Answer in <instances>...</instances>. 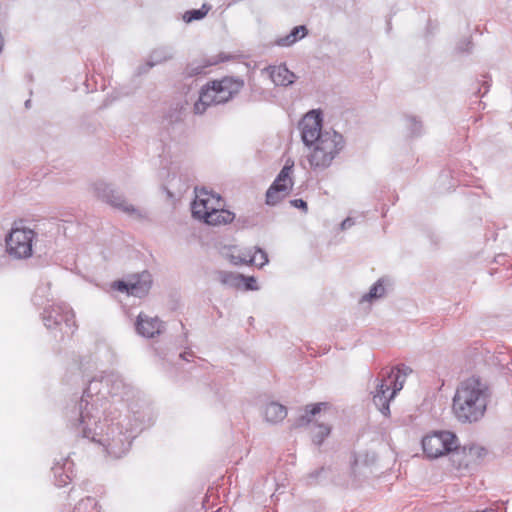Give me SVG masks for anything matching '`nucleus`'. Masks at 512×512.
Masks as SVG:
<instances>
[{"label":"nucleus","mask_w":512,"mask_h":512,"mask_svg":"<svg viewBox=\"0 0 512 512\" xmlns=\"http://www.w3.org/2000/svg\"><path fill=\"white\" fill-rule=\"evenodd\" d=\"M85 409L81 405H66L64 419L68 429L100 446L107 455L118 459L131 448L138 429V420L121 409Z\"/></svg>","instance_id":"nucleus-1"},{"label":"nucleus","mask_w":512,"mask_h":512,"mask_svg":"<svg viewBox=\"0 0 512 512\" xmlns=\"http://www.w3.org/2000/svg\"><path fill=\"white\" fill-rule=\"evenodd\" d=\"M134 396L133 387L119 373L110 371L95 376L89 381L82 397L67 405H85V409L104 410L112 404V409H121L130 414V402Z\"/></svg>","instance_id":"nucleus-2"},{"label":"nucleus","mask_w":512,"mask_h":512,"mask_svg":"<svg viewBox=\"0 0 512 512\" xmlns=\"http://www.w3.org/2000/svg\"><path fill=\"white\" fill-rule=\"evenodd\" d=\"M320 112L312 110L299 122L301 139L310 149L308 161L314 169H326L345 147V139L335 130H323Z\"/></svg>","instance_id":"nucleus-3"},{"label":"nucleus","mask_w":512,"mask_h":512,"mask_svg":"<svg viewBox=\"0 0 512 512\" xmlns=\"http://www.w3.org/2000/svg\"><path fill=\"white\" fill-rule=\"evenodd\" d=\"M492 392L486 381L471 376L459 383L452 399V412L462 424L480 421L487 410Z\"/></svg>","instance_id":"nucleus-4"},{"label":"nucleus","mask_w":512,"mask_h":512,"mask_svg":"<svg viewBox=\"0 0 512 512\" xmlns=\"http://www.w3.org/2000/svg\"><path fill=\"white\" fill-rule=\"evenodd\" d=\"M242 86V80L231 77L208 83L200 91L199 98L194 104V113L201 115L212 105L228 102L240 91Z\"/></svg>","instance_id":"nucleus-5"},{"label":"nucleus","mask_w":512,"mask_h":512,"mask_svg":"<svg viewBox=\"0 0 512 512\" xmlns=\"http://www.w3.org/2000/svg\"><path fill=\"white\" fill-rule=\"evenodd\" d=\"M36 233L26 226L15 224L5 236V251L16 260H25L33 255V243Z\"/></svg>","instance_id":"nucleus-6"},{"label":"nucleus","mask_w":512,"mask_h":512,"mask_svg":"<svg viewBox=\"0 0 512 512\" xmlns=\"http://www.w3.org/2000/svg\"><path fill=\"white\" fill-rule=\"evenodd\" d=\"M75 314L68 304L52 302L45 306L41 319L48 330H59L62 335H72L76 329Z\"/></svg>","instance_id":"nucleus-7"},{"label":"nucleus","mask_w":512,"mask_h":512,"mask_svg":"<svg viewBox=\"0 0 512 512\" xmlns=\"http://www.w3.org/2000/svg\"><path fill=\"white\" fill-rule=\"evenodd\" d=\"M459 446L457 436L447 430L434 431L422 439V448L430 459H436L446 455Z\"/></svg>","instance_id":"nucleus-8"},{"label":"nucleus","mask_w":512,"mask_h":512,"mask_svg":"<svg viewBox=\"0 0 512 512\" xmlns=\"http://www.w3.org/2000/svg\"><path fill=\"white\" fill-rule=\"evenodd\" d=\"M293 167L294 162L288 159L266 192V204L274 206L289 193L293 186V180L291 178Z\"/></svg>","instance_id":"nucleus-9"},{"label":"nucleus","mask_w":512,"mask_h":512,"mask_svg":"<svg viewBox=\"0 0 512 512\" xmlns=\"http://www.w3.org/2000/svg\"><path fill=\"white\" fill-rule=\"evenodd\" d=\"M93 191L96 197L120 209L124 213L136 218L142 216L141 211L128 203L110 184L104 181H97L93 184Z\"/></svg>","instance_id":"nucleus-10"},{"label":"nucleus","mask_w":512,"mask_h":512,"mask_svg":"<svg viewBox=\"0 0 512 512\" xmlns=\"http://www.w3.org/2000/svg\"><path fill=\"white\" fill-rule=\"evenodd\" d=\"M196 198L192 203V215L194 218L202 220L212 211V208L223 206L219 194L208 192L205 188L195 189Z\"/></svg>","instance_id":"nucleus-11"},{"label":"nucleus","mask_w":512,"mask_h":512,"mask_svg":"<svg viewBox=\"0 0 512 512\" xmlns=\"http://www.w3.org/2000/svg\"><path fill=\"white\" fill-rule=\"evenodd\" d=\"M322 403L315 404L302 415L298 421L297 426L309 425L312 441L315 445H321L325 438L330 434L331 427L326 424L312 423V417L321 411Z\"/></svg>","instance_id":"nucleus-12"},{"label":"nucleus","mask_w":512,"mask_h":512,"mask_svg":"<svg viewBox=\"0 0 512 512\" xmlns=\"http://www.w3.org/2000/svg\"><path fill=\"white\" fill-rule=\"evenodd\" d=\"M151 283V275L145 271L136 275L134 280L114 282L113 288L120 292H126L128 295L141 298L148 293Z\"/></svg>","instance_id":"nucleus-13"},{"label":"nucleus","mask_w":512,"mask_h":512,"mask_svg":"<svg viewBox=\"0 0 512 512\" xmlns=\"http://www.w3.org/2000/svg\"><path fill=\"white\" fill-rule=\"evenodd\" d=\"M51 470L54 484L57 487H64L68 485L74 477V462L70 455L61 456L59 459H55Z\"/></svg>","instance_id":"nucleus-14"},{"label":"nucleus","mask_w":512,"mask_h":512,"mask_svg":"<svg viewBox=\"0 0 512 512\" xmlns=\"http://www.w3.org/2000/svg\"><path fill=\"white\" fill-rule=\"evenodd\" d=\"M136 331L145 338H153L160 335L164 330V323L158 317H150L144 313L137 316L135 323Z\"/></svg>","instance_id":"nucleus-15"},{"label":"nucleus","mask_w":512,"mask_h":512,"mask_svg":"<svg viewBox=\"0 0 512 512\" xmlns=\"http://www.w3.org/2000/svg\"><path fill=\"white\" fill-rule=\"evenodd\" d=\"M376 381L377 385L373 392V402L384 416H388L390 414L389 403L393 399L390 398V385L387 383V379L384 376Z\"/></svg>","instance_id":"nucleus-16"},{"label":"nucleus","mask_w":512,"mask_h":512,"mask_svg":"<svg viewBox=\"0 0 512 512\" xmlns=\"http://www.w3.org/2000/svg\"><path fill=\"white\" fill-rule=\"evenodd\" d=\"M188 175L178 174L176 167L171 168L168 171L167 178L164 183V189L167 191L169 197H173L174 194H181L188 189Z\"/></svg>","instance_id":"nucleus-17"},{"label":"nucleus","mask_w":512,"mask_h":512,"mask_svg":"<svg viewBox=\"0 0 512 512\" xmlns=\"http://www.w3.org/2000/svg\"><path fill=\"white\" fill-rule=\"evenodd\" d=\"M272 82L277 86H290L295 82L296 75L285 64L269 66L266 69Z\"/></svg>","instance_id":"nucleus-18"},{"label":"nucleus","mask_w":512,"mask_h":512,"mask_svg":"<svg viewBox=\"0 0 512 512\" xmlns=\"http://www.w3.org/2000/svg\"><path fill=\"white\" fill-rule=\"evenodd\" d=\"M175 48L171 45H161L153 49L147 61L148 68L170 61L175 56Z\"/></svg>","instance_id":"nucleus-19"},{"label":"nucleus","mask_w":512,"mask_h":512,"mask_svg":"<svg viewBox=\"0 0 512 512\" xmlns=\"http://www.w3.org/2000/svg\"><path fill=\"white\" fill-rule=\"evenodd\" d=\"M227 258L235 266L252 265V262H257V255L253 254L251 247L242 249L233 247L230 249V253L227 254Z\"/></svg>","instance_id":"nucleus-20"},{"label":"nucleus","mask_w":512,"mask_h":512,"mask_svg":"<svg viewBox=\"0 0 512 512\" xmlns=\"http://www.w3.org/2000/svg\"><path fill=\"white\" fill-rule=\"evenodd\" d=\"M235 218L234 213L223 209V206L212 208V211L202 220L209 225H220L231 223Z\"/></svg>","instance_id":"nucleus-21"},{"label":"nucleus","mask_w":512,"mask_h":512,"mask_svg":"<svg viewBox=\"0 0 512 512\" xmlns=\"http://www.w3.org/2000/svg\"><path fill=\"white\" fill-rule=\"evenodd\" d=\"M263 415L267 422L276 424L285 419L287 416V409L280 403L270 402L265 406Z\"/></svg>","instance_id":"nucleus-22"},{"label":"nucleus","mask_w":512,"mask_h":512,"mask_svg":"<svg viewBox=\"0 0 512 512\" xmlns=\"http://www.w3.org/2000/svg\"><path fill=\"white\" fill-rule=\"evenodd\" d=\"M308 34V29L305 25L295 26L289 34L280 37L275 41V44L280 47H289L296 43L298 40L303 39Z\"/></svg>","instance_id":"nucleus-23"},{"label":"nucleus","mask_w":512,"mask_h":512,"mask_svg":"<svg viewBox=\"0 0 512 512\" xmlns=\"http://www.w3.org/2000/svg\"><path fill=\"white\" fill-rule=\"evenodd\" d=\"M32 302L36 307L42 308L52 304L50 283H41L37 286Z\"/></svg>","instance_id":"nucleus-24"},{"label":"nucleus","mask_w":512,"mask_h":512,"mask_svg":"<svg viewBox=\"0 0 512 512\" xmlns=\"http://www.w3.org/2000/svg\"><path fill=\"white\" fill-rule=\"evenodd\" d=\"M217 279L224 286L240 288L244 282V275L228 271H218Z\"/></svg>","instance_id":"nucleus-25"},{"label":"nucleus","mask_w":512,"mask_h":512,"mask_svg":"<svg viewBox=\"0 0 512 512\" xmlns=\"http://www.w3.org/2000/svg\"><path fill=\"white\" fill-rule=\"evenodd\" d=\"M73 512H101V507L98 505L95 498L88 496L81 499L75 505Z\"/></svg>","instance_id":"nucleus-26"},{"label":"nucleus","mask_w":512,"mask_h":512,"mask_svg":"<svg viewBox=\"0 0 512 512\" xmlns=\"http://www.w3.org/2000/svg\"><path fill=\"white\" fill-rule=\"evenodd\" d=\"M210 9H211V6L209 4L204 3L201 6V8H199V9H192V10L186 11L183 14V20L186 23H191L196 20H201L208 14Z\"/></svg>","instance_id":"nucleus-27"},{"label":"nucleus","mask_w":512,"mask_h":512,"mask_svg":"<svg viewBox=\"0 0 512 512\" xmlns=\"http://www.w3.org/2000/svg\"><path fill=\"white\" fill-rule=\"evenodd\" d=\"M387 379V383L392 387V390L390 392V398H394L396 394L403 388L404 380L400 379L401 376L399 375V372L394 373V370L391 369L389 372L386 373L384 376Z\"/></svg>","instance_id":"nucleus-28"},{"label":"nucleus","mask_w":512,"mask_h":512,"mask_svg":"<svg viewBox=\"0 0 512 512\" xmlns=\"http://www.w3.org/2000/svg\"><path fill=\"white\" fill-rule=\"evenodd\" d=\"M385 294V287L382 280H378L372 285L369 292L364 294L361 298L362 302H371L372 300L381 298Z\"/></svg>","instance_id":"nucleus-29"},{"label":"nucleus","mask_w":512,"mask_h":512,"mask_svg":"<svg viewBox=\"0 0 512 512\" xmlns=\"http://www.w3.org/2000/svg\"><path fill=\"white\" fill-rule=\"evenodd\" d=\"M405 127L407 128L409 135L412 137L420 136L423 131L422 122L415 116H406Z\"/></svg>","instance_id":"nucleus-30"},{"label":"nucleus","mask_w":512,"mask_h":512,"mask_svg":"<svg viewBox=\"0 0 512 512\" xmlns=\"http://www.w3.org/2000/svg\"><path fill=\"white\" fill-rule=\"evenodd\" d=\"M209 65L210 64H202L197 61L191 62L186 66L184 74L187 77H194L200 74H205V70Z\"/></svg>","instance_id":"nucleus-31"},{"label":"nucleus","mask_w":512,"mask_h":512,"mask_svg":"<svg viewBox=\"0 0 512 512\" xmlns=\"http://www.w3.org/2000/svg\"><path fill=\"white\" fill-rule=\"evenodd\" d=\"M375 461V455L372 454V455H369V454H358L357 456H355L354 458V462H353V470L354 472H357V469H358V466L360 464H364V465H368V464H371Z\"/></svg>","instance_id":"nucleus-32"},{"label":"nucleus","mask_w":512,"mask_h":512,"mask_svg":"<svg viewBox=\"0 0 512 512\" xmlns=\"http://www.w3.org/2000/svg\"><path fill=\"white\" fill-rule=\"evenodd\" d=\"M251 248L253 249V254L257 255V262H252V264L262 268L269 262L267 253L260 247L255 246Z\"/></svg>","instance_id":"nucleus-33"},{"label":"nucleus","mask_w":512,"mask_h":512,"mask_svg":"<svg viewBox=\"0 0 512 512\" xmlns=\"http://www.w3.org/2000/svg\"><path fill=\"white\" fill-rule=\"evenodd\" d=\"M325 472H326L325 468L321 467V468L309 473V475L307 476L308 484L312 485V484L317 483L319 481V478L321 477V475Z\"/></svg>","instance_id":"nucleus-34"},{"label":"nucleus","mask_w":512,"mask_h":512,"mask_svg":"<svg viewBox=\"0 0 512 512\" xmlns=\"http://www.w3.org/2000/svg\"><path fill=\"white\" fill-rule=\"evenodd\" d=\"M242 286L245 287L246 290H258V286L256 283V279L253 276H244V282Z\"/></svg>","instance_id":"nucleus-35"},{"label":"nucleus","mask_w":512,"mask_h":512,"mask_svg":"<svg viewBox=\"0 0 512 512\" xmlns=\"http://www.w3.org/2000/svg\"><path fill=\"white\" fill-rule=\"evenodd\" d=\"M290 203L293 207L302 209L304 212H306L308 209L307 203L303 199H294L291 200Z\"/></svg>","instance_id":"nucleus-36"},{"label":"nucleus","mask_w":512,"mask_h":512,"mask_svg":"<svg viewBox=\"0 0 512 512\" xmlns=\"http://www.w3.org/2000/svg\"><path fill=\"white\" fill-rule=\"evenodd\" d=\"M354 220L350 217L344 219L341 223V230H347L354 225Z\"/></svg>","instance_id":"nucleus-37"},{"label":"nucleus","mask_w":512,"mask_h":512,"mask_svg":"<svg viewBox=\"0 0 512 512\" xmlns=\"http://www.w3.org/2000/svg\"><path fill=\"white\" fill-rule=\"evenodd\" d=\"M192 356V353L191 352H183L180 354V357L185 360V361H189V357Z\"/></svg>","instance_id":"nucleus-38"},{"label":"nucleus","mask_w":512,"mask_h":512,"mask_svg":"<svg viewBox=\"0 0 512 512\" xmlns=\"http://www.w3.org/2000/svg\"><path fill=\"white\" fill-rule=\"evenodd\" d=\"M464 44H465V46H466V47L459 46V50H460V51H469L468 46L471 44V43H470V41L466 39V40L464 41Z\"/></svg>","instance_id":"nucleus-39"},{"label":"nucleus","mask_w":512,"mask_h":512,"mask_svg":"<svg viewBox=\"0 0 512 512\" xmlns=\"http://www.w3.org/2000/svg\"><path fill=\"white\" fill-rule=\"evenodd\" d=\"M488 90H489V85L487 84V82H485V90H484V92H483V93H480V90H479V91H478L479 96H480V97H483V96L488 92Z\"/></svg>","instance_id":"nucleus-40"},{"label":"nucleus","mask_w":512,"mask_h":512,"mask_svg":"<svg viewBox=\"0 0 512 512\" xmlns=\"http://www.w3.org/2000/svg\"><path fill=\"white\" fill-rule=\"evenodd\" d=\"M4 47V38L2 36V33L0 32V53L2 52Z\"/></svg>","instance_id":"nucleus-41"},{"label":"nucleus","mask_w":512,"mask_h":512,"mask_svg":"<svg viewBox=\"0 0 512 512\" xmlns=\"http://www.w3.org/2000/svg\"><path fill=\"white\" fill-rule=\"evenodd\" d=\"M474 449H475V450H477L478 455H480V451H484V449H483V448L476 447V446L471 447V448H470V451H472V450H474Z\"/></svg>","instance_id":"nucleus-42"}]
</instances>
